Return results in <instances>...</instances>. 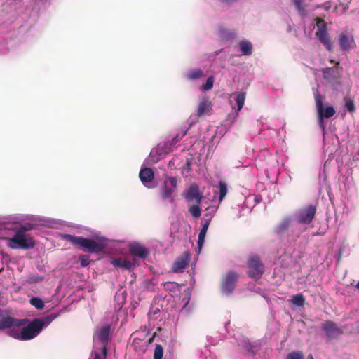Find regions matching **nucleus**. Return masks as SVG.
<instances>
[{
    "label": "nucleus",
    "instance_id": "7",
    "mask_svg": "<svg viewBox=\"0 0 359 359\" xmlns=\"http://www.w3.org/2000/svg\"><path fill=\"white\" fill-rule=\"evenodd\" d=\"M239 274L233 271H228L222 278L221 289L222 292L229 294L236 286V283L239 278Z\"/></svg>",
    "mask_w": 359,
    "mask_h": 359
},
{
    "label": "nucleus",
    "instance_id": "35",
    "mask_svg": "<svg viewBox=\"0 0 359 359\" xmlns=\"http://www.w3.org/2000/svg\"><path fill=\"white\" fill-rule=\"evenodd\" d=\"M163 287L165 290L174 292L178 287V285L175 282H165L163 283Z\"/></svg>",
    "mask_w": 359,
    "mask_h": 359
},
{
    "label": "nucleus",
    "instance_id": "28",
    "mask_svg": "<svg viewBox=\"0 0 359 359\" xmlns=\"http://www.w3.org/2000/svg\"><path fill=\"white\" fill-rule=\"evenodd\" d=\"M31 305L34 306L37 309H43L44 303L39 297H32L29 301Z\"/></svg>",
    "mask_w": 359,
    "mask_h": 359
},
{
    "label": "nucleus",
    "instance_id": "42",
    "mask_svg": "<svg viewBox=\"0 0 359 359\" xmlns=\"http://www.w3.org/2000/svg\"><path fill=\"white\" fill-rule=\"evenodd\" d=\"M331 70V68H327L323 71L324 73H325L327 71L330 72Z\"/></svg>",
    "mask_w": 359,
    "mask_h": 359
},
{
    "label": "nucleus",
    "instance_id": "8",
    "mask_svg": "<svg viewBox=\"0 0 359 359\" xmlns=\"http://www.w3.org/2000/svg\"><path fill=\"white\" fill-rule=\"evenodd\" d=\"M177 186V179L176 177H167L161 190V198L164 200L170 198V201L173 202L172 194L176 191Z\"/></svg>",
    "mask_w": 359,
    "mask_h": 359
},
{
    "label": "nucleus",
    "instance_id": "30",
    "mask_svg": "<svg viewBox=\"0 0 359 359\" xmlns=\"http://www.w3.org/2000/svg\"><path fill=\"white\" fill-rule=\"evenodd\" d=\"M9 330L8 332V335L15 339L18 340H21V336H22V330L19 332L17 329L13 328L11 327V328H8Z\"/></svg>",
    "mask_w": 359,
    "mask_h": 359
},
{
    "label": "nucleus",
    "instance_id": "47",
    "mask_svg": "<svg viewBox=\"0 0 359 359\" xmlns=\"http://www.w3.org/2000/svg\"><path fill=\"white\" fill-rule=\"evenodd\" d=\"M330 62L331 63H334V61L332 60H330Z\"/></svg>",
    "mask_w": 359,
    "mask_h": 359
},
{
    "label": "nucleus",
    "instance_id": "15",
    "mask_svg": "<svg viewBox=\"0 0 359 359\" xmlns=\"http://www.w3.org/2000/svg\"><path fill=\"white\" fill-rule=\"evenodd\" d=\"M316 36L319 39L320 43H322L324 45V46L326 48L327 50H332L333 43L331 41L327 32H316Z\"/></svg>",
    "mask_w": 359,
    "mask_h": 359
},
{
    "label": "nucleus",
    "instance_id": "4",
    "mask_svg": "<svg viewBox=\"0 0 359 359\" xmlns=\"http://www.w3.org/2000/svg\"><path fill=\"white\" fill-rule=\"evenodd\" d=\"M248 275L254 279H259L264 273L265 269L260 257L257 255H251L248 262Z\"/></svg>",
    "mask_w": 359,
    "mask_h": 359
},
{
    "label": "nucleus",
    "instance_id": "29",
    "mask_svg": "<svg viewBox=\"0 0 359 359\" xmlns=\"http://www.w3.org/2000/svg\"><path fill=\"white\" fill-rule=\"evenodd\" d=\"M304 0H292L296 9L302 15L305 13V6H304Z\"/></svg>",
    "mask_w": 359,
    "mask_h": 359
},
{
    "label": "nucleus",
    "instance_id": "38",
    "mask_svg": "<svg viewBox=\"0 0 359 359\" xmlns=\"http://www.w3.org/2000/svg\"><path fill=\"white\" fill-rule=\"evenodd\" d=\"M214 79L213 77H208L205 84L203 85L202 88L204 90H209L213 87Z\"/></svg>",
    "mask_w": 359,
    "mask_h": 359
},
{
    "label": "nucleus",
    "instance_id": "43",
    "mask_svg": "<svg viewBox=\"0 0 359 359\" xmlns=\"http://www.w3.org/2000/svg\"><path fill=\"white\" fill-rule=\"evenodd\" d=\"M355 287H356V288L359 289V281L357 283Z\"/></svg>",
    "mask_w": 359,
    "mask_h": 359
},
{
    "label": "nucleus",
    "instance_id": "2",
    "mask_svg": "<svg viewBox=\"0 0 359 359\" xmlns=\"http://www.w3.org/2000/svg\"><path fill=\"white\" fill-rule=\"evenodd\" d=\"M31 229H32V225L30 224L21 226L17 229L13 236L8 239V246L11 249L28 250L33 248L35 245L34 240L25 234L26 231Z\"/></svg>",
    "mask_w": 359,
    "mask_h": 359
},
{
    "label": "nucleus",
    "instance_id": "20",
    "mask_svg": "<svg viewBox=\"0 0 359 359\" xmlns=\"http://www.w3.org/2000/svg\"><path fill=\"white\" fill-rule=\"evenodd\" d=\"M110 332L109 327H102L98 332L97 338L98 339L103 342L107 343L109 339Z\"/></svg>",
    "mask_w": 359,
    "mask_h": 359
},
{
    "label": "nucleus",
    "instance_id": "44",
    "mask_svg": "<svg viewBox=\"0 0 359 359\" xmlns=\"http://www.w3.org/2000/svg\"><path fill=\"white\" fill-rule=\"evenodd\" d=\"M103 352H104V355H106V353H107L106 348H104V351H103Z\"/></svg>",
    "mask_w": 359,
    "mask_h": 359
},
{
    "label": "nucleus",
    "instance_id": "17",
    "mask_svg": "<svg viewBox=\"0 0 359 359\" xmlns=\"http://www.w3.org/2000/svg\"><path fill=\"white\" fill-rule=\"evenodd\" d=\"M139 177L143 183L151 182L154 177V172L151 168H143L139 173Z\"/></svg>",
    "mask_w": 359,
    "mask_h": 359
},
{
    "label": "nucleus",
    "instance_id": "27",
    "mask_svg": "<svg viewBox=\"0 0 359 359\" xmlns=\"http://www.w3.org/2000/svg\"><path fill=\"white\" fill-rule=\"evenodd\" d=\"M245 95H246V93L245 92H240L237 95L236 100V103L238 105V111H240L244 105V102H245Z\"/></svg>",
    "mask_w": 359,
    "mask_h": 359
},
{
    "label": "nucleus",
    "instance_id": "9",
    "mask_svg": "<svg viewBox=\"0 0 359 359\" xmlns=\"http://www.w3.org/2000/svg\"><path fill=\"white\" fill-rule=\"evenodd\" d=\"M316 213V205H309L299 210L297 222L299 224H309L312 222Z\"/></svg>",
    "mask_w": 359,
    "mask_h": 359
},
{
    "label": "nucleus",
    "instance_id": "21",
    "mask_svg": "<svg viewBox=\"0 0 359 359\" xmlns=\"http://www.w3.org/2000/svg\"><path fill=\"white\" fill-rule=\"evenodd\" d=\"M240 48L243 55H250L252 53V45L250 41H241Z\"/></svg>",
    "mask_w": 359,
    "mask_h": 359
},
{
    "label": "nucleus",
    "instance_id": "40",
    "mask_svg": "<svg viewBox=\"0 0 359 359\" xmlns=\"http://www.w3.org/2000/svg\"><path fill=\"white\" fill-rule=\"evenodd\" d=\"M94 359H101V356L100 355L99 353H95Z\"/></svg>",
    "mask_w": 359,
    "mask_h": 359
},
{
    "label": "nucleus",
    "instance_id": "13",
    "mask_svg": "<svg viewBox=\"0 0 359 359\" xmlns=\"http://www.w3.org/2000/svg\"><path fill=\"white\" fill-rule=\"evenodd\" d=\"M129 251L133 256L138 257L141 259H146L149 255V250L142 245L135 243L129 245Z\"/></svg>",
    "mask_w": 359,
    "mask_h": 359
},
{
    "label": "nucleus",
    "instance_id": "33",
    "mask_svg": "<svg viewBox=\"0 0 359 359\" xmlns=\"http://www.w3.org/2000/svg\"><path fill=\"white\" fill-rule=\"evenodd\" d=\"M163 355V349L161 345L157 344L154 349V359H162Z\"/></svg>",
    "mask_w": 359,
    "mask_h": 359
},
{
    "label": "nucleus",
    "instance_id": "5",
    "mask_svg": "<svg viewBox=\"0 0 359 359\" xmlns=\"http://www.w3.org/2000/svg\"><path fill=\"white\" fill-rule=\"evenodd\" d=\"M320 329L329 341L338 339L344 332L342 328L332 320L321 323Z\"/></svg>",
    "mask_w": 359,
    "mask_h": 359
},
{
    "label": "nucleus",
    "instance_id": "22",
    "mask_svg": "<svg viewBox=\"0 0 359 359\" xmlns=\"http://www.w3.org/2000/svg\"><path fill=\"white\" fill-rule=\"evenodd\" d=\"M204 76L203 71L200 69H191L187 74V78L189 80H196Z\"/></svg>",
    "mask_w": 359,
    "mask_h": 359
},
{
    "label": "nucleus",
    "instance_id": "25",
    "mask_svg": "<svg viewBox=\"0 0 359 359\" xmlns=\"http://www.w3.org/2000/svg\"><path fill=\"white\" fill-rule=\"evenodd\" d=\"M292 302L297 306H303L305 303V298L301 293L294 295L292 298Z\"/></svg>",
    "mask_w": 359,
    "mask_h": 359
},
{
    "label": "nucleus",
    "instance_id": "18",
    "mask_svg": "<svg viewBox=\"0 0 359 359\" xmlns=\"http://www.w3.org/2000/svg\"><path fill=\"white\" fill-rule=\"evenodd\" d=\"M111 264L116 268H122L123 269H130L133 266L130 260L121 257L113 259Z\"/></svg>",
    "mask_w": 359,
    "mask_h": 359
},
{
    "label": "nucleus",
    "instance_id": "6",
    "mask_svg": "<svg viewBox=\"0 0 359 359\" xmlns=\"http://www.w3.org/2000/svg\"><path fill=\"white\" fill-rule=\"evenodd\" d=\"M315 100L318 113L319 122L321 124L322 127L323 128V119L331 118L332 116L334 115L336 111L334 108L332 106H328L326 107H323L322 98L318 92L315 94Z\"/></svg>",
    "mask_w": 359,
    "mask_h": 359
},
{
    "label": "nucleus",
    "instance_id": "24",
    "mask_svg": "<svg viewBox=\"0 0 359 359\" xmlns=\"http://www.w3.org/2000/svg\"><path fill=\"white\" fill-rule=\"evenodd\" d=\"M286 359H304V354L302 351H292L289 353L287 355ZM307 359H314L312 355H309Z\"/></svg>",
    "mask_w": 359,
    "mask_h": 359
},
{
    "label": "nucleus",
    "instance_id": "3",
    "mask_svg": "<svg viewBox=\"0 0 359 359\" xmlns=\"http://www.w3.org/2000/svg\"><path fill=\"white\" fill-rule=\"evenodd\" d=\"M61 237L62 239L71 243L74 246L86 249L90 253H99L103 251L104 248L103 244L97 243L94 240L86 238L81 236L63 234Z\"/></svg>",
    "mask_w": 359,
    "mask_h": 359
},
{
    "label": "nucleus",
    "instance_id": "11",
    "mask_svg": "<svg viewBox=\"0 0 359 359\" xmlns=\"http://www.w3.org/2000/svg\"><path fill=\"white\" fill-rule=\"evenodd\" d=\"M182 196L189 202L196 201L200 204L203 199V195L200 192L199 187L196 183L191 184L182 194Z\"/></svg>",
    "mask_w": 359,
    "mask_h": 359
},
{
    "label": "nucleus",
    "instance_id": "41",
    "mask_svg": "<svg viewBox=\"0 0 359 359\" xmlns=\"http://www.w3.org/2000/svg\"><path fill=\"white\" fill-rule=\"evenodd\" d=\"M251 348H252V346H251L250 344H248V345L246 346V349H247L248 351H250V349H251Z\"/></svg>",
    "mask_w": 359,
    "mask_h": 359
},
{
    "label": "nucleus",
    "instance_id": "14",
    "mask_svg": "<svg viewBox=\"0 0 359 359\" xmlns=\"http://www.w3.org/2000/svg\"><path fill=\"white\" fill-rule=\"evenodd\" d=\"M339 43L343 50H348L352 47V44H354L353 37L344 33H341L339 36Z\"/></svg>",
    "mask_w": 359,
    "mask_h": 359
},
{
    "label": "nucleus",
    "instance_id": "26",
    "mask_svg": "<svg viewBox=\"0 0 359 359\" xmlns=\"http://www.w3.org/2000/svg\"><path fill=\"white\" fill-rule=\"evenodd\" d=\"M189 212L195 218H198L201 216V210L199 207V204L192 205L189 208Z\"/></svg>",
    "mask_w": 359,
    "mask_h": 359
},
{
    "label": "nucleus",
    "instance_id": "45",
    "mask_svg": "<svg viewBox=\"0 0 359 359\" xmlns=\"http://www.w3.org/2000/svg\"><path fill=\"white\" fill-rule=\"evenodd\" d=\"M187 164L188 165L189 167L190 166V163H189V161H187Z\"/></svg>",
    "mask_w": 359,
    "mask_h": 359
},
{
    "label": "nucleus",
    "instance_id": "23",
    "mask_svg": "<svg viewBox=\"0 0 359 359\" xmlns=\"http://www.w3.org/2000/svg\"><path fill=\"white\" fill-rule=\"evenodd\" d=\"M219 187V201H222L223 198L226 196L228 189H227V184L226 182L223 181H219L218 184Z\"/></svg>",
    "mask_w": 359,
    "mask_h": 359
},
{
    "label": "nucleus",
    "instance_id": "39",
    "mask_svg": "<svg viewBox=\"0 0 359 359\" xmlns=\"http://www.w3.org/2000/svg\"><path fill=\"white\" fill-rule=\"evenodd\" d=\"M317 8H325L326 10H327V9H329V8H330V6H323V5H321V6L318 5V6H317Z\"/></svg>",
    "mask_w": 359,
    "mask_h": 359
},
{
    "label": "nucleus",
    "instance_id": "34",
    "mask_svg": "<svg viewBox=\"0 0 359 359\" xmlns=\"http://www.w3.org/2000/svg\"><path fill=\"white\" fill-rule=\"evenodd\" d=\"M206 231H204L203 230H201L198 234V251H200L202 248V246L203 245L205 238L206 236Z\"/></svg>",
    "mask_w": 359,
    "mask_h": 359
},
{
    "label": "nucleus",
    "instance_id": "46",
    "mask_svg": "<svg viewBox=\"0 0 359 359\" xmlns=\"http://www.w3.org/2000/svg\"><path fill=\"white\" fill-rule=\"evenodd\" d=\"M2 310L0 309V316H1Z\"/></svg>",
    "mask_w": 359,
    "mask_h": 359
},
{
    "label": "nucleus",
    "instance_id": "32",
    "mask_svg": "<svg viewBox=\"0 0 359 359\" xmlns=\"http://www.w3.org/2000/svg\"><path fill=\"white\" fill-rule=\"evenodd\" d=\"M344 100H345V107H346V109L349 112L353 113L355 111V106L353 100L352 99L348 98V97H345Z\"/></svg>",
    "mask_w": 359,
    "mask_h": 359
},
{
    "label": "nucleus",
    "instance_id": "10",
    "mask_svg": "<svg viewBox=\"0 0 359 359\" xmlns=\"http://www.w3.org/2000/svg\"><path fill=\"white\" fill-rule=\"evenodd\" d=\"M28 319H18L10 316H3L0 318V330L11 328V327H20L28 323Z\"/></svg>",
    "mask_w": 359,
    "mask_h": 359
},
{
    "label": "nucleus",
    "instance_id": "1",
    "mask_svg": "<svg viewBox=\"0 0 359 359\" xmlns=\"http://www.w3.org/2000/svg\"><path fill=\"white\" fill-rule=\"evenodd\" d=\"M58 313H51L44 318H35L22 329L21 341H28L35 338L53 320L58 317Z\"/></svg>",
    "mask_w": 359,
    "mask_h": 359
},
{
    "label": "nucleus",
    "instance_id": "36",
    "mask_svg": "<svg viewBox=\"0 0 359 359\" xmlns=\"http://www.w3.org/2000/svg\"><path fill=\"white\" fill-rule=\"evenodd\" d=\"M79 261L82 267H86L90 264V258L86 255H80L79 257Z\"/></svg>",
    "mask_w": 359,
    "mask_h": 359
},
{
    "label": "nucleus",
    "instance_id": "31",
    "mask_svg": "<svg viewBox=\"0 0 359 359\" xmlns=\"http://www.w3.org/2000/svg\"><path fill=\"white\" fill-rule=\"evenodd\" d=\"M316 26L318 27V29L316 32H320V31L327 32V25L323 19L318 17L316 18Z\"/></svg>",
    "mask_w": 359,
    "mask_h": 359
},
{
    "label": "nucleus",
    "instance_id": "16",
    "mask_svg": "<svg viewBox=\"0 0 359 359\" xmlns=\"http://www.w3.org/2000/svg\"><path fill=\"white\" fill-rule=\"evenodd\" d=\"M212 109V104L208 99L201 100L197 107L196 115L200 117L206 115Z\"/></svg>",
    "mask_w": 359,
    "mask_h": 359
},
{
    "label": "nucleus",
    "instance_id": "12",
    "mask_svg": "<svg viewBox=\"0 0 359 359\" xmlns=\"http://www.w3.org/2000/svg\"><path fill=\"white\" fill-rule=\"evenodd\" d=\"M190 259V256L189 253L185 252L183 255L177 257L176 260L174 262L172 271L174 273H182L184 271V269L188 264V262Z\"/></svg>",
    "mask_w": 359,
    "mask_h": 359
},
{
    "label": "nucleus",
    "instance_id": "19",
    "mask_svg": "<svg viewBox=\"0 0 359 359\" xmlns=\"http://www.w3.org/2000/svg\"><path fill=\"white\" fill-rule=\"evenodd\" d=\"M292 224V219L290 217L284 218L276 226V232L283 233L285 232Z\"/></svg>",
    "mask_w": 359,
    "mask_h": 359
},
{
    "label": "nucleus",
    "instance_id": "37",
    "mask_svg": "<svg viewBox=\"0 0 359 359\" xmlns=\"http://www.w3.org/2000/svg\"><path fill=\"white\" fill-rule=\"evenodd\" d=\"M206 216L208 217V218L202 219V221H201L202 228L201 230H203L204 231L207 232L208 226L210 225V222L212 218V216L211 215H206Z\"/></svg>",
    "mask_w": 359,
    "mask_h": 359
}]
</instances>
